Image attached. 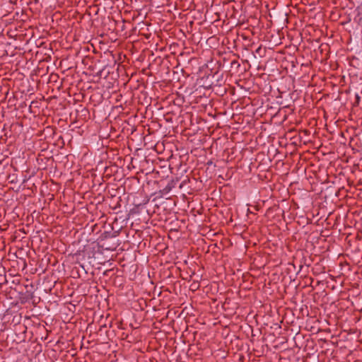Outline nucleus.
<instances>
[{
  "instance_id": "1",
  "label": "nucleus",
  "mask_w": 362,
  "mask_h": 362,
  "mask_svg": "<svg viewBox=\"0 0 362 362\" xmlns=\"http://www.w3.org/2000/svg\"><path fill=\"white\" fill-rule=\"evenodd\" d=\"M171 189H172V187L170 185H168L164 189V191H165L166 192H169L171 190Z\"/></svg>"
},
{
  "instance_id": "2",
  "label": "nucleus",
  "mask_w": 362,
  "mask_h": 362,
  "mask_svg": "<svg viewBox=\"0 0 362 362\" xmlns=\"http://www.w3.org/2000/svg\"><path fill=\"white\" fill-rule=\"evenodd\" d=\"M260 49V47H258V49H257V52H258V51Z\"/></svg>"
}]
</instances>
